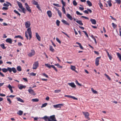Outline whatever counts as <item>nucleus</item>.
Returning a JSON list of instances; mask_svg holds the SVG:
<instances>
[{"instance_id": "1", "label": "nucleus", "mask_w": 121, "mask_h": 121, "mask_svg": "<svg viewBox=\"0 0 121 121\" xmlns=\"http://www.w3.org/2000/svg\"><path fill=\"white\" fill-rule=\"evenodd\" d=\"M41 119H44L45 121H57L54 115L50 117L45 116L43 117H42Z\"/></svg>"}, {"instance_id": "2", "label": "nucleus", "mask_w": 121, "mask_h": 121, "mask_svg": "<svg viewBox=\"0 0 121 121\" xmlns=\"http://www.w3.org/2000/svg\"><path fill=\"white\" fill-rule=\"evenodd\" d=\"M27 32H26L25 33V36L27 39H28V37L27 33L29 34V39H31L32 37V32L31 30V29L30 28H28L27 30Z\"/></svg>"}, {"instance_id": "3", "label": "nucleus", "mask_w": 121, "mask_h": 121, "mask_svg": "<svg viewBox=\"0 0 121 121\" xmlns=\"http://www.w3.org/2000/svg\"><path fill=\"white\" fill-rule=\"evenodd\" d=\"M17 3L19 7L22 9L23 12L24 13H25V11H26V10L25 8L23 7L22 4L18 1H17Z\"/></svg>"}, {"instance_id": "4", "label": "nucleus", "mask_w": 121, "mask_h": 121, "mask_svg": "<svg viewBox=\"0 0 121 121\" xmlns=\"http://www.w3.org/2000/svg\"><path fill=\"white\" fill-rule=\"evenodd\" d=\"M8 71H9L10 73H11L12 71L14 73H16L17 72V70L14 67H13L11 68L10 67H8Z\"/></svg>"}, {"instance_id": "5", "label": "nucleus", "mask_w": 121, "mask_h": 121, "mask_svg": "<svg viewBox=\"0 0 121 121\" xmlns=\"http://www.w3.org/2000/svg\"><path fill=\"white\" fill-rule=\"evenodd\" d=\"M82 113L84 115L85 117L88 120L90 119V118L89 117V114L88 112H82Z\"/></svg>"}, {"instance_id": "6", "label": "nucleus", "mask_w": 121, "mask_h": 121, "mask_svg": "<svg viewBox=\"0 0 121 121\" xmlns=\"http://www.w3.org/2000/svg\"><path fill=\"white\" fill-rule=\"evenodd\" d=\"M35 54V52L34 50H31V52H29L28 54V55L29 57H31L34 56Z\"/></svg>"}, {"instance_id": "7", "label": "nucleus", "mask_w": 121, "mask_h": 121, "mask_svg": "<svg viewBox=\"0 0 121 121\" xmlns=\"http://www.w3.org/2000/svg\"><path fill=\"white\" fill-rule=\"evenodd\" d=\"M39 66V63L38 61L35 62L33 64V69H36Z\"/></svg>"}, {"instance_id": "8", "label": "nucleus", "mask_w": 121, "mask_h": 121, "mask_svg": "<svg viewBox=\"0 0 121 121\" xmlns=\"http://www.w3.org/2000/svg\"><path fill=\"white\" fill-rule=\"evenodd\" d=\"M25 6L27 10L30 13H31V9H30V8L29 6L27 3H25Z\"/></svg>"}, {"instance_id": "9", "label": "nucleus", "mask_w": 121, "mask_h": 121, "mask_svg": "<svg viewBox=\"0 0 121 121\" xmlns=\"http://www.w3.org/2000/svg\"><path fill=\"white\" fill-rule=\"evenodd\" d=\"M25 24L26 28H28L29 27L30 25V22L29 21H27L25 23Z\"/></svg>"}, {"instance_id": "10", "label": "nucleus", "mask_w": 121, "mask_h": 121, "mask_svg": "<svg viewBox=\"0 0 121 121\" xmlns=\"http://www.w3.org/2000/svg\"><path fill=\"white\" fill-rule=\"evenodd\" d=\"M63 104H59L54 105H53V106L55 108H61V106H63Z\"/></svg>"}, {"instance_id": "11", "label": "nucleus", "mask_w": 121, "mask_h": 121, "mask_svg": "<svg viewBox=\"0 0 121 121\" xmlns=\"http://www.w3.org/2000/svg\"><path fill=\"white\" fill-rule=\"evenodd\" d=\"M28 91L30 94L34 95H35V94L33 90L31 89H29L28 90Z\"/></svg>"}, {"instance_id": "12", "label": "nucleus", "mask_w": 121, "mask_h": 121, "mask_svg": "<svg viewBox=\"0 0 121 121\" xmlns=\"http://www.w3.org/2000/svg\"><path fill=\"white\" fill-rule=\"evenodd\" d=\"M101 57H98L96 59L95 61V64L96 66H98L99 64V59Z\"/></svg>"}, {"instance_id": "13", "label": "nucleus", "mask_w": 121, "mask_h": 121, "mask_svg": "<svg viewBox=\"0 0 121 121\" xmlns=\"http://www.w3.org/2000/svg\"><path fill=\"white\" fill-rule=\"evenodd\" d=\"M68 84L72 87L75 88L76 87V85L73 82L69 83H68Z\"/></svg>"}, {"instance_id": "14", "label": "nucleus", "mask_w": 121, "mask_h": 121, "mask_svg": "<svg viewBox=\"0 0 121 121\" xmlns=\"http://www.w3.org/2000/svg\"><path fill=\"white\" fill-rule=\"evenodd\" d=\"M35 36L38 40L39 41H40L41 40L40 37L39 36L37 33H35Z\"/></svg>"}, {"instance_id": "15", "label": "nucleus", "mask_w": 121, "mask_h": 121, "mask_svg": "<svg viewBox=\"0 0 121 121\" xmlns=\"http://www.w3.org/2000/svg\"><path fill=\"white\" fill-rule=\"evenodd\" d=\"M6 42L9 43L10 44H11L12 43V41L11 39L8 38L6 40Z\"/></svg>"}, {"instance_id": "16", "label": "nucleus", "mask_w": 121, "mask_h": 121, "mask_svg": "<svg viewBox=\"0 0 121 121\" xmlns=\"http://www.w3.org/2000/svg\"><path fill=\"white\" fill-rule=\"evenodd\" d=\"M90 21L91 22L92 24H96V22L95 19H91Z\"/></svg>"}, {"instance_id": "17", "label": "nucleus", "mask_w": 121, "mask_h": 121, "mask_svg": "<svg viewBox=\"0 0 121 121\" xmlns=\"http://www.w3.org/2000/svg\"><path fill=\"white\" fill-rule=\"evenodd\" d=\"M47 13L49 16L50 17H51L52 16V13L51 11H48L47 12Z\"/></svg>"}, {"instance_id": "18", "label": "nucleus", "mask_w": 121, "mask_h": 121, "mask_svg": "<svg viewBox=\"0 0 121 121\" xmlns=\"http://www.w3.org/2000/svg\"><path fill=\"white\" fill-rule=\"evenodd\" d=\"M8 87L9 88V89L10 90L11 92L13 93V91L12 89V87L10 84H9Z\"/></svg>"}, {"instance_id": "19", "label": "nucleus", "mask_w": 121, "mask_h": 121, "mask_svg": "<svg viewBox=\"0 0 121 121\" xmlns=\"http://www.w3.org/2000/svg\"><path fill=\"white\" fill-rule=\"evenodd\" d=\"M71 67L70 69L71 70L74 71L76 72H77V71L75 70L76 67L75 66L71 65Z\"/></svg>"}, {"instance_id": "20", "label": "nucleus", "mask_w": 121, "mask_h": 121, "mask_svg": "<svg viewBox=\"0 0 121 121\" xmlns=\"http://www.w3.org/2000/svg\"><path fill=\"white\" fill-rule=\"evenodd\" d=\"M56 10L57 11V12L59 16L60 17H62V13L58 9H57Z\"/></svg>"}, {"instance_id": "21", "label": "nucleus", "mask_w": 121, "mask_h": 121, "mask_svg": "<svg viewBox=\"0 0 121 121\" xmlns=\"http://www.w3.org/2000/svg\"><path fill=\"white\" fill-rule=\"evenodd\" d=\"M76 22L81 26L83 25V23L82 22V21L81 20H77L76 21Z\"/></svg>"}, {"instance_id": "22", "label": "nucleus", "mask_w": 121, "mask_h": 121, "mask_svg": "<svg viewBox=\"0 0 121 121\" xmlns=\"http://www.w3.org/2000/svg\"><path fill=\"white\" fill-rule=\"evenodd\" d=\"M66 16L70 20H72L73 18L70 14H67L66 15Z\"/></svg>"}, {"instance_id": "23", "label": "nucleus", "mask_w": 121, "mask_h": 121, "mask_svg": "<svg viewBox=\"0 0 121 121\" xmlns=\"http://www.w3.org/2000/svg\"><path fill=\"white\" fill-rule=\"evenodd\" d=\"M3 72L4 73H6L8 71V67L7 68V69H6V68H3L2 69Z\"/></svg>"}, {"instance_id": "24", "label": "nucleus", "mask_w": 121, "mask_h": 121, "mask_svg": "<svg viewBox=\"0 0 121 121\" xmlns=\"http://www.w3.org/2000/svg\"><path fill=\"white\" fill-rule=\"evenodd\" d=\"M17 70L19 71H21L22 70V68L20 66H18L17 68Z\"/></svg>"}, {"instance_id": "25", "label": "nucleus", "mask_w": 121, "mask_h": 121, "mask_svg": "<svg viewBox=\"0 0 121 121\" xmlns=\"http://www.w3.org/2000/svg\"><path fill=\"white\" fill-rule=\"evenodd\" d=\"M62 22L64 24H66L67 25H69V24L66 21L63 19L62 20Z\"/></svg>"}, {"instance_id": "26", "label": "nucleus", "mask_w": 121, "mask_h": 121, "mask_svg": "<svg viewBox=\"0 0 121 121\" xmlns=\"http://www.w3.org/2000/svg\"><path fill=\"white\" fill-rule=\"evenodd\" d=\"M86 2L88 5L89 6H92V3L89 0L87 1Z\"/></svg>"}, {"instance_id": "27", "label": "nucleus", "mask_w": 121, "mask_h": 121, "mask_svg": "<svg viewBox=\"0 0 121 121\" xmlns=\"http://www.w3.org/2000/svg\"><path fill=\"white\" fill-rule=\"evenodd\" d=\"M32 101L34 102H38L39 101V99L37 98L32 99L31 100Z\"/></svg>"}, {"instance_id": "28", "label": "nucleus", "mask_w": 121, "mask_h": 121, "mask_svg": "<svg viewBox=\"0 0 121 121\" xmlns=\"http://www.w3.org/2000/svg\"><path fill=\"white\" fill-rule=\"evenodd\" d=\"M17 101H19L23 103L24 102V101L19 97L17 98Z\"/></svg>"}, {"instance_id": "29", "label": "nucleus", "mask_w": 121, "mask_h": 121, "mask_svg": "<svg viewBox=\"0 0 121 121\" xmlns=\"http://www.w3.org/2000/svg\"><path fill=\"white\" fill-rule=\"evenodd\" d=\"M19 38L21 39H23V38L20 35H18L17 36H16L14 37V38Z\"/></svg>"}, {"instance_id": "30", "label": "nucleus", "mask_w": 121, "mask_h": 121, "mask_svg": "<svg viewBox=\"0 0 121 121\" xmlns=\"http://www.w3.org/2000/svg\"><path fill=\"white\" fill-rule=\"evenodd\" d=\"M50 50L52 52H54V50L53 48V47L51 46H50L49 47Z\"/></svg>"}, {"instance_id": "31", "label": "nucleus", "mask_w": 121, "mask_h": 121, "mask_svg": "<svg viewBox=\"0 0 121 121\" xmlns=\"http://www.w3.org/2000/svg\"><path fill=\"white\" fill-rule=\"evenodd\" d=\"M117 55L120 60L121 61V54L118 53H117Z\"/></svg>"}, {"instance_id": "32", "label": "nucleus", "mask_w": 121, "mask_h": 121, "mask_svg": "<svg viewBox=\"0 0 121 121\" xmlns=\"http://www.w3.org/2000/svg\"><path fill=\"white\" fill-rule=\"evenodd\" d=\"M0 46L3 49H5L6 48V47H5L4 44V43H2L0 44Z\"/></svg>"}, {"instance_id": "33", "label": "nucleus", "mask_w": 121, "mask_h": 121, "mask_svg": "<svg viewBox=\"0 0 121 121\" xmlns=\"http://www.w3.org/2000/svg\"><path fill=\"white\" fill-rule=\"evenodd\" d=\"M23 112L22 111L19 110L17 113L20 115H21L23 114Z\"/></svg>"}, {"instance_id": "34", "label": "nucleus", "mask_w": 121, "mask_h": 121, "mask_svg": "<svg viewBox=\"0 0 121 121\" xmlns=\"http://www.w3.org/2000/svg\"><path fill=\"white\" fill-rule=\"evenodd\" d=\"M104 75L109 80H111V78H110L109 77V76L107 75L105 73L104 74Z\"/></svg>"}, {"instance_id": "35", "label": "nucleus", "mask_w": 121, "mask_h": 121, "mask_svg": "<svg viewBox=\"0 0 121 121\" xmlns=\"http://www.w3.org/2000/svg\"><path fill=\"white\" fill-rule=\"evenodd\" d=\"M45 65L46 66L50 68L51 67L52 65H51L49 64H45Z\"/></svg>"}, {"instance_id": "36", "label": "nucleus", "mask_w": 121, "mask_h": 121, "mask_svg": "<svg viewBox=\"0 0 121 121\" xmlns=\"http://www.w3.org/2000/svg\"><path fill=\"white\" fill-rule=\"evenodd\" d=\"M91 91L94 94H97V91L94 90V89L92 88H91Z\"/></svg>"}, {"instance_id": "37", "label": "nucleus", "mask_w": 121, "mask_h": 121, "mask_svg": "<svg viewBox=\"0 0 121 121\" xmlns=\"http://www.w3.org/2000/svg\"><path fill=\"white\" fill-rule=\"evenodd\" d=\"M55 66H57L58 67L61 68V69L63 67L62 66H60L59 64H55Z\"/></svg>"}, {"instance_id": "38", "label": "nucleus", "mask_w": 121, "mask_h": 121, "mask_svg": "<svg viewBox=\"0 0 121 121\" xmlns=\"http://www.w3.org/2000/svg\"><path fill=\"white\" fill-rule=\"evenodd\" d=\"M99 5L101 8L102 9H103V6L100 2H99Z\"/></svg>"}, {"instance_id": "39", "label": "nucleus", "mask_w": 121, "mask_h": 121, "mask_svg": "<svg viewBox=\"0 0 121 121\" xmlns=\"http://www.w3.org/2000/svg\"><path fill=\"white\" fill-rule=\"evenodd\" d=\"M73 4L74 5L76 6L77 5V3L75 0H74L73 1Z\"/></svg>"}, {"instance_id": "40", "label": "nucleus", "mask_w": 121, "mask_h": 121, "mask_svg": "<svg viewBox=\"0 0 121 121\" xmlns=\"http://www.w3.org/2000/svg\"><path fill=\"white\" fill-rule=\"evenodd\" d=\"M62 12L66 14V11L65 10V8L64 7H62Z\"/></svg>"}, {"instance_id": "41", "label": "nucleus", "mask_w": 121, "mask_h": 121, "mask_svg": "<svg viewBox=\"0 0 121 121\" xmlns=\"http://www.w3.org/2000/svg\"><path fill=\"white\" fill-rule=\"evenodd\" d=\"M111 0H109V1H107V2L108 4L109 5L110 7L112 5V4L111 3Z\"/></svg>"}, {"instance_id": "42", "label": "nucleus", "mask_w": 121, "mask_h": 121, "mask_svg": "<svg viewBox=\"0 0 121 121\" xmlns=\"http://www.w3.org/2000/svg\"><path fill=\"white\" fill-rule=\"evenodd\" d=\"M60 22L58 20H57L56 22V23L57 26H59Z\"/></svg>"}, {"instance_id": "43", "label": "nucleus", "mask_w": 121, "mask_h": 121, "mask_svg": "<svg viewBox=\"0 0 121 121\" xmlns=\"http://www.w3.org/2000/svg\"><path fill=\"white\" fill-rule=\"evenodd\" d=\"M61 2L62 3V4L63 6L62 7H64L65 6V3L63 1V0H61Z\"/></svg>"}, {"instance_id": "44", "label": "nucleus", "mask_w": 121, "mask_h": 121, "mask_svg": "<svg viewBox=\"0 0 121 121\" xmlns=\"http://www.w3.org/2000/svg\"><path fill=\"white\" fill-rule=\"evenodd\" d=\"M18 86L20 90H21V89H22V88L24 87L22 85H19Z\"/></svg>"}, {"instance_id": "45", "label": "nucleus", "mask_w": 121, "mask_h": 121, "mask_svg": "<svg viewBox=\"0 0 121 121\" xmlns=\"http://www.w3.org/2000/svg\"><path fill=\"white\" fill-rule=\"evenodd\" d=\"M47 103H45L42 104V106H41V108H42L43 107H46L47 105Z\"/></svg>"}, {"instance_id": "46", "label": "nucleus", "mask_w": 121, "mask_h": 121, "mask_svg": "<svg viewBox=\"0 0 121 121\" xmlns=\"http://www.w3.org/2000/svg\"><path fill=\"white\" fill-rule=\"evenodd\" d=\"M14 12L16 14H17L19 16H20L21 15L19 13H18L17 11L16 10H14Z\"/></svg>"}, {"instance_id": "47", "label": "nucleus", "mask_w": 121, "mask_h": 121, "mask_svg": "<svg viewBox=\"0 0 121 121\" xmlns=\"http://www.w3.org/2000/svg\"><path fill=\"white\" fill-rule=\"evenodd\" d=\"M33 4L35 5H38V2L35 1H34L33 2Z\"/></svg>"}, {"instance_id": "48", "label": "nucleus", "mask_w": 121, "mask_h": 121, "mask_svg": "<svg viewBox=\"0 0 121 121\" xmlns=\"http://www.w3.org/2000/svg\"><path fill=\"white\" fill-rule=\"evenodd\" d=\"M116 2L119 4H120L121 3V0H115Z\"/></svg>"}, {"instance_id": "49", "label": "nucleus", "mask_w": 121, "mask_h": 121, "mask_svg": "<svg viewBox=\"0 0 121 121\" xmlns=\"http://www.w3.org/2000/svg\"><path fill=\"white\" fill-rule=\"evenodd\" d=\"M113 27L114 28H115L116 27L117 25L115 24L114 23H112Z\"/></svg>"}, {"instance_id": "50", "label": "nucleus", "mask_w": 121, "mask_h": 121, "mask_svg": "<svg viewBox=\"0 0 121 121\" xmlns=\"http://www.w3.org/2000/svg\"><path fill=\"white\" fill-rule=\"evenodd\" d=\"M53 5L54 6H57V7H60V6L59 5V4H55V3H53Z\"/></svg>"}, {"instance_id": "51", "label": "nucleus", "mask_w": 121, "mask_h": 121, "mask_svg": "<svg viewBox=\"0 0 121 121\" xmlns=\"http://www.w3.org/2000/svg\"><path fill=\"white\" fill-rule=\"evenodd\" d=\"M75 83H76V84H77V85H79V86H82V85L80 84L79 83L78 81L77 80H76V81H75Z\"/></svg>"}, {"instance_id": "52", "label": "nucleus", "mask_w": 121, "mask_h": 121, "mask_svg": "<svg viewBox=\"0 0 121 121\" xmlns=\"http://www.w3.org/2000/svg\"><path fill=\"white\" fill-rule=\"evenodd\" d=\"M76 13L78 15H81L82 14V13H80L78 11H76Z\"/></svg>"}, {"instance_id": "53", "label": "nucleus", "mask_w": 121, "mask_h": 121, "mask_svg": "<svg viewBox=\"0 0 121 121\" xmlns=\"http://www.w3.org/2000/svg\"><path fill=\"white\" fill-rule=\"evenodd\" d=\"M42 74L43 75V76H45L47 78H48V76L46 74H45V73H42Z\"/></svg>"}, {"instance_id": "54", "label": "nucleus", "mask_w": 121, "mask_h": 121, "mask_svg": "<svg viewBox=\"0 0 121 121\" xmlns=\"http://www.w3.org/2000/svg\"><path fill=\"white\" fill-rule=\"evenodd\" d=\"M7 100L9 102V104H11L12 103L11 101L10 100V99L9 98H7Z\"/></svg>"}, {"instance_id": "55", "label": "nucleus", "mask_w": 121, "mask_h": 121, "mask_svg": "<svg viewBox=\"0 0 121 121\" xmlns=\"http://www.w3.org/2000/svg\"><path fill=\"white\" fill-rule=\"evenodd\" d=\"M61 91L60 90H56L54 91L55 92V93H59Z\"/></svg>"}, {"instance_id": "56", "label": "nucleus", "mask_w": 121, "mask_h": 121, "mask_svg": "<svg viewBox=\"0 0 121 121\" xmlns=\"http://www.w3.org/2000/svg\"><path fill=\"white\" fill-rule=\"evenodd\" d=\"M82 31L84 33L86 36L88 38V35L86 31Z\"/></svg>"}, {"instance_id": "57", "label": "nucleus", "mask_w": 121, "mask_h": 121, "mask_svg": "<svg viewBox=\"0 0 121 121\" xmlns=\"http://www.w3.org/2000/svg\"><path fill=\"white\" fill-rule=\"evenodd\" d=\"M72 96L70 95H65V97H67L70 98H71Z\"/></svg>"}, {"instance_id": "58", "label": "nucleus", "mask_w": 121, "mask_h": 121, "mask_svg": "<svg viewBox=\"0 0 121 121\" xmlns=\"http://www.w3.org/2000/svg\"><path fill=\"white\" fill-rule=\"evenodd\" d=\"M56 39L57 42H58L59 43H60L61 42L59 39H58V38H56Z\"/></svg>"}, {"instance_id": "59", "label": "nucleus", "mask_w": 121, "mask_h": 121, "mask_svg": "<svg viewBox=\"0 0 121 121\" xmlns=\"http://www.w3.org/2000/svg\"><path fill=\"white\" fill-rule=\"evenodd\" d=\"M8 9V8L7 7H4L2 8V9L3 10H7Z\"/></svg>"}, {"instance_id": "60", "label": "nucleus", "mask_w": 121, "mask_h": 121, "mask_svg": "<svg viewBox=\"0 0 121 121\" xmlns=\"http://www.w3.org/2000/svg\"><path fill=\"white\" fill-rule=\"evenodd\" d=\"M36 75V74L34 73H30V75L33 76H35Z\"/></svg>"}, {"instance_id": "61", "label": "nucleus", "mask_w": 121, "mask_h": 121, "mask_svg": "<svg viewBox=\"0 0 121 121\" xmlns=\"http://www.w3.org/2000/svg\"><path fill=\"white\" fill-rule=\"evenodd\" d=\"M3 5L4 6H6L7 7H8L9 6V5L8 4L5 3H4V4Z\"/></svg>"}, {"instance_id": "62", "label": "nucleus", "mask_w": 121, "mask_h": 121, "mask_svg": "<svg viewBox=\"0 0 121 121\" xmlns=\"http://www.w3.org/2000/svg\"><path fill=\"white\" fill-rule=\"evenodd\" d=\"M71 98H73V99H75L76 100H78V99L77 98H75V97L72 96Z\"/></svg>"}, {"instance_id": "63", "label": "nucleus", "mask_w": 121, "mask_h": 121, "mask_svg": "<svg viewBox=\"0 0 121 121\" xmlns=\"http://www.w3.org/2000/svg\"><path fill=\"white\" fill-rule=\"evenodd\" d=\"M108 56L109 57V59H110V60H111L112 59V57L111 55H110L109 56Z\"/></svg>"}, {"instance_id": "64", "label": "nucleus", "mask_w": 121, "mask_h": 121, "mask_svg": "<svg viewBox=\"0 0 121 121\" xmlns=\"http://www.w3.org/2000/svg\"><path fill=\"white\" fill-rule=\"evenodd\" d=\"M0 75L2 77H4V75L1 72H0Z\"/></svg>"}]
</instances>
